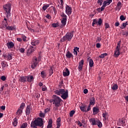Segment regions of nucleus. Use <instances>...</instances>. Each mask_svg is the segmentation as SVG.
I'll return each mask as SVG.
<instances>
[{"instance_id":"obj_22","label":"nucleus","mask_w":128,"mask_h":128,"mask_svg":"<svg viewBox=\"0 0 128 128\" xmlns=\"http://www.w3.org/2000/svg\"><path fill=\"white\" fill-rule=\"evenodd\" d=\"M8 22L2 21L1 28H7L8 26Z\"/></svg>"},{"instance_id":"obj_33","label":"nucleus","mask_w":128,"mask_h":128,"mask_svg":"<svg viewBox=\"0 0 128 128\" xmlns=\"http://www.w3.org/2000/svg\"><path fill=\"white\" fill-rule=\"evenodd\" d=\"M102 24V18H98V21H97V26H100Z\"/></svg>"},{"instance_id":"obj_32","label":"nucleus","mask_w":128,"mask_h":128,"mask_svg":"<svg viewBox=\"0 0 128 128\" xmlns=\"http://www.w3.org/2000/svg\"><path fill=\"white\" fill-rule=\"evenodd\" d=\"M22 114V110L19 108L16 112V114H17V116H20Z\"/></svg>"},{"instance_id":"obj_11","label":"nucleus","mask_w":128,"mask_h":128,"mask_svg":"<svg viewBox=\"0 0 128 128\" xmlns=\"http://www.w3.org/2000/svg\"><path fill=\"white\" fill-rule=\"evenodd\" d=\"M66 12L68 16L72 14V8L70 7L68 5H66Z\"/></svg>"},{"instance_id":"obj_8","label":"nucleus","mask_w":128,"mask_h":128,"mask_svg":"<svg viewBox=\"0 0 128 128\" xmlns=\"http://www.w3.org/2000/svg\"><path fill=\"white\" fill-rule=\"evenodd\" d=\"M94 104H96V98L94 97H92L90 99V104L88 106V110H91V106H94Z\"/></svg>"},{"instance_id":"obj_12","label":"nucleus","mask_w":128,"mask_h":128,"mask_svg":"<svg viewBox=\"0 0 128 128\" xmlns=\"http://www.w3.org/2000/svg\"><path fill=\"white\" fill-rule=\"evenodd\" d=\"M67 20V18H62V20L61 21L62 24L60 26V28H62L66 26V24Z\"/></svg>"},{"instance_id":"obj_23","label":"nucleus","mask_w":128,"mask_h":128,"mask_svg":"<svg viewBox=\"0 0 128 128\" xmlns=\"http://www.w3.org/2000/svg\"><path fill=\"white\" fill-rule=\"evenodd\" d=\"M89 120L92 126H96V120L94 118H91Z\"/></svg>"},{"instance_id":"obj_50","label":"nucleus","mask_w":128,"mask_h":128,"mask_svg":"<svg viewBox=\"0 0 128 128\" xmlns=\"http://www.w3.org/2000/svg\"><path fill=\"white\" fill-rule=\"evenodd\" d=\"M118 124H124V121L120 119Z\"/></svg>"},{"instance_id":"obj_55","label":"nucleus","mask_w":128,"mask_h":128,"mask_svg":"<svg viewBox=\"0 0 128 128\" xmlns=\"http://www.w3.org/2000/svg\"><path fill=\"white\" fill-rule=\"evenodd\" d=\"M120 20H126V18H124V15H122L120 16Z\"/></svg>"},{"instance_id":"obj_31","label":"nucleus","mask_w":128,"mask_h":128,"mask_svg":"<svg viewBox=\"0 0 128 128\" xmlns=\"http://www.w3.org/2000/svg\"><path fill=\"white\" fill-rule=\"evenodd\" d=\"M108 6V2H106V0H104L102 6V10H104L106 8V6Z\"/></svg>"},{"instance_id":"obj_48","label":"nucleus","mask_w":128,"mask_h":128,"mask_svg":"<svg viewBox=\"0 0 128 128\" xmlns=\"http://www.w3.org/2000/svg\"><path fill=\"white\" fill-rule=\"evenodd\" d=\"M74 112H76L74 110H71L70 112V117L74 116Z\"/></svg>"},{"instance_id":"obj_25","label":"nucleus","mask_w":128,"mask_h":128,"mask_svg":"<svg viewBox=\"0 0 128 128\" xmlns=\"http://www.w3.org/2000/svg\"><path fill=\"white\" fill-rule=\"evenodd\" d=\"M61 122H62V118H60V117L58 118L56 120V126H62Z\"/></svg>"},{"instance_id":"obj_13","label":"nucleus","mask_w":128,"mask_h":128,"mask_svg":"<svg viewBox=\"0 0 128 128\" xmlns=\"http://www.w3.org/2000/svg\"><path fill=\"white\" fill-rule=\"evenodd\" d=\"M30 112H32V108H30V106L28 105L26 108V116H30Z\"/></svg>"},{"instance_id":"obj_64","label":"nucleus","mask_w":128,"mask_h":128,"mask_svg":"<svg viewBox=\"0 0 128 128\" xmlns=\"http://www.w3.org/2000/svg\"><path fill=\"white\" fill-rule=\"evenodd\" d=\"M49 110H50V108H46L44 110V112L45 114H46V112H48Z\"/></svg>"},{"instance_id":"obj_57","label":"nucleus","mask_w":128,"mask_h":128,"mask_svg":"<svg viewBox=\"0 0 128 128\" xmlns=\"http://www.w3.org/2000/svg\"><path fill=\"white\" fill-rule=\"evenodd\" d=\"M0 80H3V82H4V80H6V76H2L0 78Z\"/></svg>"},{"instance_id":"obj_45","label":"nucleus","mask_w":128,"mask_h":128,"mask_svg":"<svg viewBox=\"0 0 128 128\" xmlns=\"http://www.w3.org/2000/svg\"><path fill=\"white\" fill-rule=\"evenodd\" d=\"M40 76L42 78H46V72H44V71L41 72Z\"/></svg>"},{"instance_id":"obj_34","label":"nucleus","mask_w":128,"mask_h":128,"mask_svg":"<svg viewBox=\"0 0 128 128\" xmlns=\"http://www.w3.org/2000/svg\"><path fill=\"white\" fill-rule=\"evenodd\" d=\"M94 60L92 59H90L89 60V66L90 68H92L94 66Z\"/></svg>"},{"instance_id":"obj_46","label":"nucleus","mask_w":128,"mask_h":128,"mask_svg":"<svg viewBox=\"0 0 128 128\" xmlns=\"http://www.w3.org/2000/svg\"><path fill=\"white\" fill-rule=\"evenodd\" d=\"M102 118H104L105 120H106V116H108V112H105L104 113H103L102 114Z\"/></svg>"},{"instance_id":"obj_2","label":"nucleus","mask_w":128,"mask_h":128,"mask_svg":"<svg viewBox=\"0 0 128 128\" xmlns=\"http://www.w3.org/2000/svg\"><path fill=\"white\" fill-rule=\"evenodd\" d=\"M54 92L58 96H60L61 94V98L63 100H66L68 98V90L66 91L64 89H59L56 90Z\"/></svg>"},{"instance_id":"obj_37","label":"nucleus","mask_w":128,"mask_h":128,"mask_svg":"<svg viewBox=\"0 0 128 128\" xmlns=\"http://www.w3.org/2000/svg\"><path fill=\"white\" fill-rule=\"evenodd\" d=\"M78 50H80V48L78 47H74V54H76V56H78Z\"/></svg>"},{"instance_id":"obj_60","label":"nucleus","mask_w":128,"mask_h":128,"mask_svg":"<svg viewBox=\"0 0 128 128\" xmlns=\"http://www.w3.org/2000/svg\"><path fill=\"white\" fill-rule=\"evenodd\" d=\"M110 28V24L108 23H105V28L106 30V28Z\"/></svg>"},{"instance_id":"obj_40","label":"nucleus","mask_w":128,"mask_h":128,"mask_svg":"<svg viewBox=\"0 0 128 128\" xmlns=\"http://www.w3.org/2000/svg\"><path fill=\"white\" fill-rule=\"evenodd\" d=\"M106 56H108L107 53H104L102 54H101V55L99 56V58H106Z\"/></svg>"},{"instance_id":"obj_59","label":"nucleus","mask_w":128,"mask_h":128,"mask_svg":"<svg viewBox=\"0 0 128 128\" xmlns=\"http://www.w3.org/2000/svg\"><path fill=\"white\" fill-rule=\"evenodd\" d=\"M128 24V21L126 22L125 23H123L122 26L124 28H126Z\"/></svg>"},{"instance_id":"obj_42","label":"nucleus","mask_w":128,"mask_h":128,"mask_svg":"<svg viewBox=\"0 0 128 128\" xmlns=\"http://www.w3.org/2000/svg\"><path fill=\"white\" fill-rule=\"evenodd\" d=\"M52 28H58V26H60V25H58V22H57L56 23H53L52 24Z\"/></svg>"},{"instance_id":"obj_21","label":"nucleus","mask_w":128,"mask_h":128,"mask_svg":"<svg viewBox=\"0 0 128 128\" xmlns=\"http://www.w3.org/2000/svg\"><path fill=\"white\" fill-rule=\"evenodd\" d=\"M122 8V2H118L117 4L116 10H120V8Z\"/></svg>"},{"instance_id":"obj_38","label":"nucleus","mask_w":128,"mask_h":128,"mask_svg":"<svg viewBox=\"0 0 128 128\" xmlns=\"http://www.w3.org/2000/svg\"><path fill=\"white\" fill-rule=\"evenodd\" d=\"M6 30H14L16 28H14V26H8Z\"/></svg>"},{"instance_id":"obj_41","label":"nucleus","mask_w":128,"mask_h":128,"mask_svg":"<svg viewBox=\"0 0 128 128\" xmlns=\"http://www.w3.org/2000/svg\"><path fill=\"white\" fill-rule=\"evenodd\" d=\"M94 24H98V20L94 19L92 23V26H94Z\"/></svg>"},{"instance_id":"obj_17","label":"nucleus","mask_w":128,"mask_h":128,"mask_svg":"<svg viewBox=\"0 0 128 128\" xmlns=\"http://www.w3.org/2000/svg\"><path fill=\"white\" fill-rule=\"evenodd\" d=\"M6 46L8 48H14V44L12 42H7Z\"/></svg>"},{"instance_id":"obj_27","label":"nucleus","mask_w":128,"mask_h":128,"mask_svg":"<svg viewBox=\"0 0 128 128\" xmlns=\"http://www.w3.org/2000/svg\"><path fill=\"white\" fill-rule=\"evenodd\" d=\"M96 126H98V128H102V124L99 120H96Z\"/></svg>"},{"instance_id":"obj_15","label":"nucleus","mask_w":128,"mask_h":128,"mask_svg":"<svg viewBox=\"0 0 128 128\" xmlns=\"http://www.w3.org/2000/svg\"><path fill=\"white\" fill-rule=\"evenodd\" d=\"M20 82H26V76H21L18 78Z\"/></svg>"},{"instance_id":"obj_54","label":"nucleus","mask_w":128,"mask_h":128,"mask_svg":"<svg viewBox=\"0 0 128 128\" xmlns=\"http://www.w3.org/2000/svg\"><path fill=\"white\" fill-rule=\"evenodd\" d=\"M2 66V68H6V66H8V64H6V63L5 62H2L1 64Z\"/></svg>"},{"instance_id":"obj_58","label":"nucleus","mask_w":128,"mask_h":128,"mask_svg":"<svg viewBox=\"0 0 128 128\" xmlns=\"http://www.w3.org/2000/svg\"><path fill=\"white\" fill-rule=\"evenodd\" d=\"M104 10H102V7L101 8H96L97 12H102Z\"/></svg>"},{"instance_id":"obj_6","label":"nucleus","mask_w":128,"mask_h":128,"mask_svg":"<svg viewBox=\"0 0 128 128\" xmlns=\"http://www.w3.org/2000/svg\"><path fill=\"white\" fill-rule=\"evenodd\" d=\"M38 64V58L36 56L32 58V62H31V68H32L34 69Z\"/></svg>"},{"instance_id":"obj_1","label":"nucleus","mask_w":128,"mask_h":128,"mask_svg":"<svg viewBox=\"0 0 128 128\" xmlns=\"http://www.w3.org/2000/svg\"><path fill=\"white\" fill-rule=\"evenodd\" d=\"M44 120L40 118H38L31 122L30 128H38V126L44 128Z\"/></svg>"},{"instance_id":"obj_47","label":"nucleus","mask_w":128,"mask_h":128,"mask_svg":"<svg viewBox=\"0 0 128 128\" xmlns=\"http://www.w3.org/2000/svg\"><path fill=\"white\" fill-rule=\"evenodd\" d=\"M40 118H44L46 116V114L40 112Z\"/></svg>"},{"instance_id":"obj_19","label":"nucleus","mask_w":128,"mask_h":128,"mask_svg":"<svg viewBox=\"0 0 128 128\" xmlns=\"http://www.w3.org/2000/svg\"><path fill=\"white\" fill-rule=\"evenodd\" d=\"M32 46H38V44H40V41L38 40H32L31 42Z\"/></svg>"},{"instance_id":"obj_63","label":"nucleus","mask_w":128,"mask_h":128,"mask_svg":"<svg viewBox=\"0 0 128 128\" xmlns=\"http://www.w3.org/2000/svg\"><path fill=\"white\" fill-rule=\"evenodd\" d=\"M101 46L100 44V43H97L96 44V48H100Z\"/></svg>"},{"instance_id":"obj_26","label":"nucleus","mask_w":128,"mask_h":128,"mask_svg":"<svg viewBox=\"0 0 128 128\" xmlns=\"http://www.w3.org/2000/svg\"><path fill=\"white\" fill-rule=\"evenodd\" d=\"M52 128V119L50 118L48 122L47 128Z\"/></svg>"},{"instance_id":"obj_20","label":"nucleus","mask_w":128,"mask_h":128,"mask_svg":"<svg viewBox=\"0 0 128 128\" xmlns=\"http://www.w3.org/2000/svg\"><path fill=\"white\" fill-rule=\"evenodd\" d=\"M66 56L67 58H74V55H72V54L70 51L67 50Z\"/></svg>"},{"instance_id":"obj_36","label":"nucleus","mask_w":128,"mask_h":128,"mask_svg":"<svg viewBox=\"0 0 128 128\" xmlns=\"http://www.w3.org/2000/svg\"><path fill=\"white\" fill-rule=\"evenodd\" d=\"M52 74H54V70H52V66H50L49 69V76H50Z\"/></svg>"},{"instance_id":"obj_28","label":"nucleus","mask_w":128,"mask_h":128,"mask_svg":"<svg viewBox=\"0 0 128 128\" xmlns=\"http://www.w3.org/2000/svg\"><path fill=\"white\" fill-rule=\"evenodd\" d=\"M18 118H15L12 121V124L14 126H18Z\"/></svg>"},{"instance_id":"obj_62","label":"nucleus","mask_w":128,"mask_h":128,"mask_svg":"<svg viewBox=\"0 0 128 128\" xmlns=\"http://www.w3.org/2000/svg\"><path fill=\"white\" fill-rule=\"evenodd\" d=\"M46 18H48V20H50L52 18V16H50V15L49 14H48L46 16Z\"/></svg>"},{"instance_id":"obj_29","label":"nucleus","mask_w":128,"mask_h":128,"mask_svg":"<svg viewBox=\"0 0 128 128\" xmlns=\"http://www.w3.org/2000/svg\"><path fill=\"white\" fill-rule=\"evenodd\" d=\"M120 50H118L116 49L114 51V56H115V58H118V56H120Z\"/></svg>"},{"instance_id":"obj_3","label":"nucleus","mask_w":128,"mask_h":128,"mask_svg":"<svg viewBox=\"0 0 128 128\" xmlns=\"http://www.w3.org/2000/svg\"><path fill=\"white\" fill-rule=\"evenodd\" d=\"M3 8L4 12H6V16L7 18H8L12 14L10 11L12 10V4L8 3L6 4L3 6Z\"/></svg>"},{"instance_id":"obj_9","label":"nucleus","mask_w":128,"mask_h":128,"mask_svg":"<svg viewBox=\"0 0 128 128\" xmlns=\"http://www.w3.org/2000/svg\"><path fill=\"white\" fill-rule=\"evenodd\" d=\"M34 52V48L32 46H30L26 51L27 56H30L32 52Z\"/></svg>"},{"instance_id":"obj_44","label":"nucleus","mask_w":128,"mask_h":128,"mask_svg":"<svg viewBox=\"0 0 128 128\" xmlns=\"http://www.w3.org/2000/svg\"><path fill=\"white\" fill-rule=\"evenodd\" d=\"M48 6H50V4H48L44 5L42 8V10H46L48 8Z\"/></svg>"},{"instance_id":"obj_39","label":"nucleus","mask_w":128,"mask_h":128,"mask_svg":"<svg viewBox=\"0 0 128 128\" xmlns=\"http://www.w3.org/2000/svg\"><path fill=\"white\" fill-rule=\"evenodd\" d=\"M122 35L124 38H126V36H128V31H122Z\"/></svg>"},{"instance_id":"obj_5","label":"nucleus","mask_w":128,"mask_h":128,"mask_svg":"<svg viewBox=\"0 0 128 128\" xmlns=\"http://www.w3.org/2000/svg\"><path fill=\"white\" fill-rule=\"evenodd\" d=\"M53 98L54 102H53L52 104H54V106H56V108L60 106V102H62V98L56 96V95H54Z\"/></svg>"},{"instance_id":"obj_18","label":"nucleus","mask_w":128,"mask_h":128,"mask_svg":"<svg viewBox=\"0 0 128 128\" xmlns=\"http://www.w3.org/2000/svg\"><path fill=\"white\" fill-rule=\"evenodd\" d=\"M84 60H80V62H79V64L78 66V68L79 70H82V66H84Z\"/></svg>"},{"instance_id":"obj_43","label":"nucleus","mask_w":128,"mask_h":128,"mask_svg":"<svg viewBox=\"0 0 128 128\" xmlns=\"http://www.w3.org/2000/svg\"><path fill=\"white\" fill-rule=\"evenodd\" d=\"M24 106H26V104H24V102H22L20 104V110H24Z\"/></svg>"},{"instance_id":"obj_10","label":"nucleus","mask_w":128,"mask_h":128,"mask_svg":"<svg viewBox=\"0 0 128 128\" xmlns=\"http://www.w3.org/2000/svg\"><path fill=\"white\" fill-rule=\"evenodd\" d=\"M80 108L82 112H90V110H88V107L86 110V105L83 104L82 106H80Z\"/></svg>"},{"instance_id":"obj_4","label":"nucleus","mask_w":128,"mask_h":128,"mask_svg":"<svg viewBox=\"0 0 128 128\" xmlns=\"http://www.w3.org/2000/svg\"><path fill=\"white\" fill-rule=\"evenodd\" d=\"M74 31H72V32H68L66 34L63 36L62 38L60 39V42H66V40H68V42H70L72 40V38L74 36Z\"/></svg>"},{"instance_id":"obj_35","label":"nucleus","mask_w":128,"mask_h":128,"mask_svg":"<svg viewBox=\"0 0 128 128\" xmlns=\"http://www.w3.org/2000/svg\"><path fill=\"white\" fill-rule=\"evenodd\" d=\"M111 88L113 90H116L118 88V86L116 84H114Z\"/></svg>"},{"instance_id":"obj_16","label":"nucleus","mask_w":128,"mask_h":128,"mask_svg":"<svg viewBox=\"0 0 128 128\" xmlns=\"http://www.w3.org/2000/svg\"><path fill=\"white\" fill-rule=\"evenodd\" d=\"M93 114L95 116V114H98L100 112V108H98V107H94L92 108Z\"/></svg>"},{"instance_id":"obj_24","label":"nucleus","mask_w":128,"mask_h":128,"mask_svg":"<svg viewBox=\"0 0 128 128\" xmlns=\"http://www.w3.org/2000/svg\"><path fill=\"white\" fill-rule=\"evenodd\" d=\"M32 80H34V76H26V80H27V82H32Z\"/></svg>"},{"instance_id":"obj_49","label":"nucleus","mask_w":128,"mask_h":128,"mask_svg":"<svg viewBox=\"0 0 128 128\" xmlns=\"http://www.w3.org/2000/svg\"><path fill=\"white\" fill-rule=\"evenodd\" d=\"M18 50L21 54H24V51L26 50V49H24V48H18Z\"/></svg>"},{"instance_id":"obj_30","label":"nucleus","mask_w":128,"mask_h":128,"mask_svg":"<svg viewBox=\"0 0 128 128\" xmlns=\"http://www.w3.org/2000/svg\"><path fill=\"white\" fill-rule=\"evenodd\" d=\"M108 6V2H106V0H104L102 6V10H104L106 8V6Z\"/></svg>"},{"instance_id":"obj_7","label":"nucleus","mask_w":128,"mask_h":128,"mask_svg":"<svg viewBox=\"0 0 128 128\" xmlns=\"http://www.w3.org/2000/svg\"><path fill=\"white\" fill-rule=\"evenodd\" d=\"M2 56L4 60H12V53H6L2 54Z\"/></svg>"},{"instance_id":"obj_52","label":"nucleus","mask_w":128,"mask_h":128,"mask_svg":"<svg viewBox=\"0 0 128 128\" xmlns=\"http://www.w3.org/2000/svg\"><path fill=\"white\" fill-rule=\"evenodd\" d=\"M22 40H23L24 42H26V36L22 34Z\"/></svg>"},{"instance_id":"obj_14","label":"nucleus","mask_w":128,"mask_h":128,"mask_svg":"<svg viewBox=\"0 0 128 128\" xmlns=\"http://www.w3.org/2000/svg\"><path fill=\"white\" fill-rule=\"evenodd\" d=\"M70 76V70H68V68H66L65 70L63 71V76Z\"/></svg>"},{"instance_id":"obj_61","label":"nucleus","mask_w":128,"mask_h":128,"mask_svg":"<svg viewBox=\"0 0 128 128\" xmlns=\"http://www.w3.org/2000/svg\"><path fill=\"white\" fill-rule=\"evenodd\" d=\"M105 1L108 3V6H109V4H110L112 2V0H106Z\"/></svg>"},{"instance_id":"obj_51","label":"nucleus","mask_w":128,"mask_h":128,"mask_svg":"<svg viewBox=\"0 0 128 128\" xmlns=\"http://www.w3.org/2000/svg\"><path fill=\"white\" fill-rule=\"evenodd\" d=\"M97 2L99 6H102V2H104V0H98Z\"/></svg>"},{"instance_id":"obj_53","label":"nucleus","mask_w":128,"mask_h":128,"mask_svg":"<svg viewBox=\"0 0 128 128\" xmlns=\"http://www.w3.org/2000/svg\"><path fill=\"white\" fill-rule=\"evenodd\" d=\"M61 16H62V18H67L68 19V16H66V14H64V12L62 13V14H61Z\"/></svg>"},{"instance_id":"obj_56","label":"nucleus","mask_w":128,"mask_h":128,"mask_svg":"<svg viewBox=\"0 0 128 128\" xmlns=\"http://www.w3.org/2000/svg\"><path fill=\"white\" fill-rule=\"evenodd\" d=\"M102 40V37H98L96 40V42H100Z\"/></svg>"}]
</instances>
